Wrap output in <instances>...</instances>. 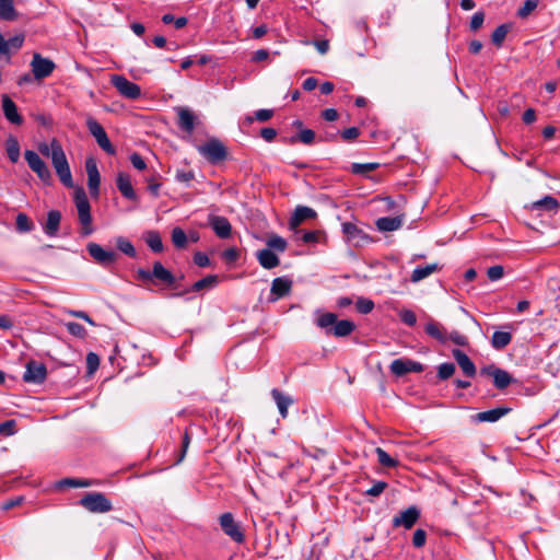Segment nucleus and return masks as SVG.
<instances>
[{
  "label": "nucleus",
  "mask_w": 560,
  "mask_h": 560,
  "mask_svg": "<svg viewBox=\"0 0 560 560\" xmlns=\"http://www.w3.org/2000/svg\"><path fill=\"white\" fill-rule=\"evenodd\" d=\"M37 149L42 155L50 158L51 164L61 184L67 188H72L73 179L71 170L61 143L54 138L49 143L40 142Z\"/></svg>",
  "instance_id": "f257e3e1"
},
{
  "label": "nucleus",
  "mask_w": 560,
  "mask_h": 560,
  "mask_svg": "<svg viewBox=\"0 0 560 560\" xmlns=\"http://www.w3.org/2000/svg\"><path fill=\"white\" fill-rule=\"evenodd\" d=\"M136 279L142 282L143 285H163L165 288H176L175 276L166 269L161 261H155L152 270L139 268L136 271Z\"/></svg>",
  "instance_id": "f03ea898"
},
{
  "label": "nucleus",
  "mask_w": 560,
  "mask_h": 560,
  "mask_svg": "<svg viewBox=\"0 0 560 560\" xmlns=\"http://www.w3.org/2000/svg\"><path fill=\"white\" fill-rule=\"evenodd\" d=\"M315 323L319 328L325 329L327 335H332L335 337H347L357 328L352 320H338L337 315L330 312L319 314Z\"/></svg>",
  "instance_id": "7ed1b4c3"
},
{
  "label": "nucleus",
  "mask_w": 560,
  "mask_h": 560,
  "mask_svg": "<svg viewBox=\"0 0 560 560\" xmlns=\"http://www.w3.org/2000/svg\"><path fill=\"white\" fill-rule=\"evenodd\" d=\"M74 203L78 210V218L81 224V235L89 236L93 233L91 205L83 188L74 191Z\"/></svg>",
  "instance_id": "20e7f679"
},
{
  "label": "nucleus",
  "mask_w": 560,
  "mask_h": 560,
  "mask_svg": "<svg viewBox=\"0 0 560 560\" xmlns=\"http://www.w3.org/2000/svg\"><path fill=\"white\" fill-rule=\"evenodd\" d=\"M198 152L212 165H218L228 159L226 147L215 138L199 145Z\"/></svg>",
  "instance_id": "39448f33"
},
{
  "label": "nucleus",
  "mask_w": 560,
  "mask_h": 560,
  "mask_svg": "<svg viewBox=\"0 0 560 560\" xmlns=\"http://www.w3.org/2000/svg\"><path fill=\"white\" fill-rule=\"evenodd\" d=\"M79 504L91 513H106L113 510L110 500L102 492L85 493Z\"/></svg>",
  "instance_id": "423d86ee"
},
{
  "label": "nucleus",
  "mask_w": 560,
  "mask_h": 560,
  "mask_svg": "<svg viewBox=\"0 0 560 560\" xmlns=\"http://www.w3.org/2000/svg\"><path fill=\"white\" fill-rule=\"evenodd\" d=\"M479 373L481 376L492 377L493 385L499 390H503L516 382V380L508 371L497 366L495 364L482 366Z\"/></svg>",
  "instance_id": "0eeeda50"
},
{
  "label": "nucleus",
  "mask_w": 560,
  "mask_h": 560,
  "mask_svg": "<svg viewBox=\"0 0 560 560\" xmlns=\"http://www.w3.org/2000/svg\"><path fill=\"white\" fill-rule=\"evenodd\" d=\"M24 159L28 167L37 175L44 184H50L52 176L46 162L33 150L24 152Z\"/></svg>",
  "instance_id": "6e6552de"
},
{
  "label": "nucleus",
  "mask_w": 560,
  "mask_h": 560,
  "mask_svg": "<svg viewBox=\"0 0 560 560\" xmlns=\"http://www.w3.org/2000/svg\"><path fill=\"white\" fill-rule=\"evenodd\" d=\"M86 127L90 133L95 138V141L97 142L101 149H103L106 153L110 155H114L116 153V149L108 139L105 129L96 119L89 116L86 118Z\"/></svg>",
  "instance_id": "1a4fd4ad"
},
{
  "label": "nucleus",
  "mask_w": 560,
  "mask_h": 560,
  "mask_svg": "<svg viewBox=\"0 0 560 560\" xmlns=\"http://www.w3.org/2000/svg\"><path fill=\"white\" fill-rule=\"evenodd\" d=\"M219 523L223 533L229 536L235 542H243L245 535L241 528L238 522L235 521L232 513L226 512L220 515Z\"/></svg>",
  "instance_id": "9d476101"
},
{
  "label": "nucleus",
  "mask_w": 560,
  "mask_h": 560,
  "mask_svg": "<svg viewBox=\"0 0 560 560\" xmlns=\"http://www.w3.org/2000/svg\"><path fill=\"white\" fill-rule=\"evenodd\" d=\"M342 233L346 241L354 247H361L372 242V237L352 222L342 223Z\"/></svg>",
  "instance_id": "9b49d317"
},
{
  "label": "nucleus",
  "mask_w": 560,
  "mask_h": 560,
  "mask_svg": "<svg viewBox=\"0 0 560 560\" xmlns=\"http://www.w3.org/2000/svg\"><path fill=\"white\" fill-rule=\"evenodd\" d=\"M31 68L34 79L40 81L48 78L54 72L56 65L51 59L35 52L31 61Z\"/></svg>",
  "instance_id": "f8f14e48"
},
{
  "label": "nucleus",
  "mask_w": 560,
  "mask_h": 560,
  "mask_svg": "<svg viewBox=\"0 0 560 560\" xmlns=\"http://www.w3.org/2000/svg\"><path fill=\"white\" fill-rule=\"evenodd\" d=\"M47 377V368L44 363L31 360L26 364L25 372L23 374V381L25 383L42 384Z\"/></svg>",
  "instance_id": "ddd939ff"
},
{
  "label": "nucleus",
  "mask_w": 560,
  "mask_h": 560,
  "mask_svg": "<svg viewBox=\"0 0 560 560\" xmlns=\"http://www.w3.org/2000/svg\"><path fill=\"white\" fill-rule=\"evenodd\" d=\"M90 256L100 265L107 267L116 262L118 255L114 250H106L96 243H89L86 246Z\"/></svg>",
  "instance_id": "4468645a"
},
{
  "label": "nucleus",
  "mask_w": 560,
  "mask_h": 560,
  "mask_svg": "<svg viewBox=\"0 0 560 560\" xmlns=\"http://www.w3.org/2000/svg\"><path fill=\"white\" fill-rule=\"evenodd\" d=\"M390 372L400 377L408 373H421L424 368L420 362L411 359H396L389 365Z\"/></svg>",
  "instance_id": "2eb2a0df"
},
{
  "label": "nucleus",
  "mask_w": 560,
  "mask_h": 560,
  "mask_svg": "<svg viewBox=\"0 0 560 560\" xmlns=\"http://www.w3.org/2000/svg\"><path fill=\"white\" fill-rule=\"evenodd\" d=\"M112 83L122 96L129 100H137L141 95L140 86L122 75H114Z\"/></svg>",
  "instance_id": "dca6fc26"
},
{
  "label": "nucleus",
  "mask_w": 560,
  "mask_h": 560,
  "mask_svg": "<svg viewBox=\"0 0 560 560\" xmlns=\"http://www.w3.org/2000/svg\"><path fill=\"white\" fill-rule=\"evenodd\" d=\"M419 518L420 511L417 506L412 505L394 516L393 527H404L406 529H410L418 522Z\"/></svg>",
  "instance_id": "f3484780"
},
{
  "label": "nucleus",
  "mask_w": 560,
  "mask_h": 560,
  "mask_svg": "<svg viewBox=\"0 0 560 560\" xmlns=\"http://www.w3.org/2000/svg\"><path fill=\"white\" fill-rule=\"evenodd\" d=\"M85 170L88 173V187L90 194L92 197H98L101 176L96 162L93 159H88L85 162Z\"/></svg>",
  "instance_id": "a211bd4d"
},
{
  "label": "nucleus",
  "mask_w": 560,
  "mask_h": 560,
  "mask_svg": "<svg viewBox=\"0 0 560 560\" xmlns=\"http://www.w3.org/2000/svg\"><path fill=\"white\" fill-rule=\"evenodd\" d=\"M512 411L510 407H498L491 410L478 412L471 417V420L476 423L480 422H497L502 417L509 415Z\"/></svg>",
  "instance_id": "6ab92c4d"
},
{
  "label": "nucleus",
  "mask_w": 560,
  "mask_h": 560,
  "mask_svg": "<svg viewBox=\"0 0 560 560\" xmlns=\"http://www.w3.org/2000/svg\"><path fill=\"white\" fill-rule=\"evenodd\" d=\"M175 110L178 116L177 126L179 129L187 133H191L195 129V114L187 107H176Z\"/></svg>",
  "instance_id": "aec40b11"
},
{
  "label": "nucleus",
  "mask_w": 560,
  "mask_h": 560,
  "mask_svg": "<svg viewBox=\"0 0 560 560\" xmlns=\"http://www.w3.org/2000/svg\"><path fill=\"white\" fill-rule=\"evenodd\" d=\"M452 355L456 360L457 364L462 369L463 373L468 377H474L477 373L475 363L470 358L459 349H453Z\"/></svg>",
  "instance_id": "412c9836"
},
{
  "label": "nucleus",
  "mask_w": 560,
  "mask_h": 560,
  "mask_svg": "<svg viewBox=\"0 0 560 560\" xmlns=\"http://www.w3.org/2000/svg\"><path fill=\"white\" fill-rule=\"evenodd\" d=\"M317 213L314 209L306 206H298L290 218L289 224L291 229L298 228L304 221L315 219Z\"/></svg>",
  "instance_id": "4be33fe9"
},
{
  "label": "nucleus",
  "mask_w": 560,
  "mask_h": 560,
  "mask_svg": "<svg viewBox=\"0 0 560 560\" xmlns=\"http://www.w3.org/2000/svg\"><path fill=\"white\" fill-rule=\"evenodd\" d=\"M209 223L220 238L231 236L232 225L225 217L212 215L209 218Z\"/></svg>",
  "instance_id": "5701e85b"
},
{
  "label": "nucleus",
  "mask_w": 560,
  "mask_h": 560,
  "mask_svg": "<svg viewBox=\"0 0 560 560\" xmlns=\"http://www.w3.org/2000/svg\"><path fill=\"white\" fill-rule=\"evenodd\" d=\"M2 109L4 117L14 125H22L23 117L19 114L16 104L8 96H2Z\"/></svg>",
  "instance_id": "b1692460"
},
{
  "label": "nucleus",
  "mask_w": 560,
  "mask_h": 560,
  "mask_svg": "<svg viewBox=\"0 0 560 560\" xmlns=\"http://www.w3.org/2000/svg\"><path fill=\"white\" fill-rule=\"evenodd\" d=\"M219 283V277L217 275H209L198 281H196L189 289L185 290L184 292L175 293V296H182L184 293L187 292H200L202 290H209L217 287Z\"/></svg>",
  "instance_id": "393cba45"
},
{
  "label": "nucleus",
  "mask_w": 560,
  "mask_h": 560,
  "mask_svg": "<svg viewBox=\"0 0 560 560\" xmlns=\"http://www.w3.org/2000/svg\"><path fill=\"white\" fill-rule=\"evenodd\" d=\"M116 185L120 194L128 200H137V194L131 185L130 176L126 173H119Z\"/></svg>",
  "instance_id": "a878e982"
},
{
  "label": "nucleus",
  "mask_w": 560,
  "mask_h": 560,
  "mask_svg": "<svg viewBox=\"0 0 560 560\" xmlns=\"http://www.w3.org/2000/svg\"><path fill=\"white\" fill-rule=\"evenodd\" d=\"M292 281L285 277H278L272 280L270 293L275 299L287 296L291 292Z\"/></svg>",
  "instance_id": "bb28decb"
},
{
  "label": "nucleus",
  "mask_w": 560,
  "mask_h": 560,
  "mask_svg": "<svg viewBox=\"0 0 560 560\" xmlns=\"http://www.w3.org/2000/svg\"><path fill=\"white\" fill-rule=\"evenodd\" d=\"M530 209L557 213L560 209V203L555 197L548 195L540 200L534 201L530 205Z\"/></svg>",
  "instance_id": "cd10ccee"
},
{
  "label": "nucleus",
  "mask_w": 560,
  "mask_h": 560,
  "mask_svg": "<svg viewBox=\"0 0 560 560\" xmlns=\"http://www.w3.org/2000/svg\"><path fill=\"white\" fill-rule=\"evenodd\" d=\"M402 223V217H383L376 220L375 225L381 232H392L398 230Z\"/></svg>",
  "instance_id": "c85d7f7f"
},
{
  "label": "nucleus",
  "mask_w": 560,
  "mask_h": 560,
  "mask_svg": "<svg viewBox=\"0 0 560 560\" xmlns=\"http://www.w3.org/2000/svg\"><path fill=\"white\" fill-rule=\"evenodd\" d=\"M256 257L260 266L265 269L276 268L280 264L278 256L269 248L258 250Z\"/></svg>",
  "instance_id": "c756f323"
},
{
  "label": "nucleus",
  "mask_w": 560,
  "mask_h": 560,
  "mask_svg": "<svg viewBox=\"0 0 560 560\" xmlns=\"http://www.w3.org/2000/svg\"><path fill=\"white\" fill-rule=\"evenodd\" d=\"M271 396L273 400L277 404V407L279 409V412L282 418H287L288 416V408L293 404V399L291 396L285 395L281 390L273 388L271 390Z\"/></svg>",
  "instance_id": "7c9ffc66"
},
{
  "label": "nucleus",
  "mask_w": 560,
  "mask_h": 560,
  "mask_svg": "<svg viewBox=\"0 0 560 560\" xmlns=\"http://www.w3.org/2000/svg\"><path fill=\"white\" fill-rule=\"evenodd\" d=\"M61 213L58 210H50L47 213V220L44 225V231L48 236H56L59 230Z\"/></svg>",
  "instance_id": "2f4dec72"
},
{
  "label": "nucleus",
  "mask_w": 560,
  "mask_h": 560,
  "mask_svg": "<svg viewBox=\"0 0 560 560\" xmlns=\"http://www.w3.org/2000/svg\"><path fill=\"white\" fill-rule=\"evenodd\" d=\"M316 135L312 129H301L295 135L291 136L289 139L285 140L289 144H295L298 142H301L306 145H311L315 142Z\"/></svg>",
  "instance_id": "473e14b6"
},
{
  "label": "nucleus",
  "mask_w": 560,
  "mask_h": 560,
  "mask_svg": "<svg viewBox=\"0 0 560 560\" xmlns=\"http://www.w3.org/2000/svg\"><path fill=\"white\" fill-rule=\"evenodd\" d=\"M441 269V266L436 262L434 264H429V265H425V266H418L411 273V277H410V280L412 282H419L423 279H425L427 277H429L430 275H432L433 272H436Z\"/></svg>",
  "instance_id": "72a5a7b5"
},
{
  "label": "nucleus",
  "mask_w": 560,
  "mask_h": 560,
  "mask_svg": "<svg viewBox=\"0 0 560 560\" xmlns=\"http://www.w3.org/2000/svg\"><path fill=\"white\" fill-rule=\"evenodd\" d=\"M425 332L436 339L438 341L444 343L447 340L446 332L443 326L434 320H430L425 326Z\"/></svg>",
  "instance_id": "f704fd0d"
},
{
  "label": "nucleus",
  "mask_w": 560,
  "mask_h": 560,
  "mask_svg": "<svg viewBox=\"0 0 560 560\" xmlns=\"http://www.w3.org/2000/svg\"><path fill=\"white\" fill-rule=\"evenodd\" d=\"M512 341V334L510 331H494L491 337V346L495 350H502Z\"/></svg>",
  "instance_id": "c9c22d12"
},
{
  "label": "nucleus",
  "mask_w": 560,
  "mask_h": 560,
  "mask_svg": "<svg viewBox=\"0 0 560 560\" xmlns=\"http://www.w3.org/2000/svg\"><path fill=\"white\" fill-rule=\"evenodd\" d=\"M5 151L9 160L16 163L20 159V144L15 137L10 136L5 141Z\"/></svg>",
  "instance_id": "e433bc0d"
},
{
  "label": "nucleus",
  "mask_w": 560,
  "mask_h": 560,
  "mask_svg": "<svg viewBox=\"0 0 560 560\" xmlns=\"http://www.w3.org/2000/svg\"><path fill=\"white\" fill-rule=\"evenodd\" d=\"M93 485L92 480L89 479H78V478H65L58 481L57 487L63 489L66 487L71 488H86Z\"/></svg>",
  "instance_id": "4c0bfd02"
},
{
  "label": "nucleus",
  "mask_w": 560,
  "mask_h": 560,
  "mask_svg": "<svg viewBox=\"0 0 560 560\" xmlns=\"http://www.w3.org/2000/svg\"><path fill=\"white\" fill-rule=\"evenodd\" d=\"M145 242L154 253H161L163 250L162 238L158 232L150 231L147 234Z\"/></svg>",
  "instance_id": "58836bf2"
},
{
  "label": "nucleus",
  "mask_w": 560,
  "mask_h": 560,
  "mask_svg": "<svg viewBox=\"0 0 560 560\" xmlns=\"http://www.w3.org/2000/svg\"><path fill=\"white\" fill-rule=\"evenodd\" d=\"M378 463L387 468H395L398 466V460L393 458L387 452H385L381 447H376L375 450Z\"/></svg>",
  "instance_id": "ea45409f"
},
{
  "label": "nucleus",
  "mask_w": 560,
  "mask_h": 560,
  "mask_svg": "<svg viewBox=\"0 0 560 560\" xmlns=\"http://www.w3.org/2000/svg\"><path fill=\"white\" fill-rule=\"evenodd\" d=\"M0 18L7 21L15 19V10L12 0H0Z\"/></svg>",
  "instance_id": "a19ab883"
},
{
  "label": "nucleus",
  "mask_w": 560,
  "mask_h": 560,
  "mask_svg": "<svg viewBox=\"0 0 560 560\" xmlns=\"http://www.w3.org/2000/svg\"><path fill=\"white\" fill-rule=\"evenodd\" d=\"M509 32V25H499L491 35V40L497 47H501Z\"/></svg>",
  "instance_id": "79ce46f5"
},
{
  "label": "nucleus",
  "mask_w": 560,
  "mask_h": 560,
  "mask_svg": "<svg viewBox=\"0 0 560 560\" xmlns=\"http://www.w3.org/2000/svg\"><path fill=\"white\" fill-rule=\"evenodd\" d=\"M172 242L177 248H185L187 245V235L180 228H174L172 231Z\"/></svg>",
  "instance_id": "37998d69"
},
{
  "label": "nucleus",
  "mask_w": 560,
  "mask_h": 560,
  "mask_svg": "<svg viewBox=\"0 0 560 560\" xmlns=\"http://www.w3.org/2000/svg\"><path fill=\"white\" fill-rule=\"evenodd\" d=\"M273 116V110L272 109H258L254 113V117L252 116H246L245 117V121L247 124H252L255 119L260 121V122H265V121H268L269 119H271Z\"/></svg>",
  "instance_id": "c03bdc74"
},
{
  "label": "nucleus",
  "mask_w": 560,
  "mask_h": 560,
  "mask_svg": "<svg viewBox=\"0 0 560 560\" xmlns=\"http://www.w3.org/2000/svg\"><path fill=\"white\" fill-rule=\"evenodd\" d=\"M15 224H16V229L18 231L20 232H30L33 230L34 228V224L33 222L30 220V218L21 212L16 215V219H15Z\"/></svg>",
  "instance_id": "a18cd8bd"
},
{
  "label": "nucleus",
  "mask_w": 560,
  "mask_h": 560,
  "mask_svg": "<svg viewBox=\"0 0 560 560\" xmlns=\"http://www.w3.org/2000/svg\"><path fill=\"white\" fill-rule=\"evenodd\" d=\"M117 248L129 257H136L135 246L125 237H118L116 240Z\"/></svg>",
  "instance_id": "49530a36"
},
{
  "label": "nucleus",
  "mask_w": 560,
  "mask_h": 560,
  "mask_svg": "<svg viewBox=\"0 0 560 560\" xmlns=\"http://www.w3.org/2000/svg\"><path fill=\"white\" fill-rule=\"evenodd\" d=\"M455 373L454 363L446 362L438 366V378L440 381L448 380Z\"/></svg>",
  "instance_id": "de8ad7c7"
},
{
  "label": "nucleus",
  "mask_w": 560,
  "mask_h": 560,
  "mask_svg": "<svg viewBox=\"0 0 560 560\" xmlns=\"http://www.w3.org/2000/svg\"><path fill=\"white\" fill-rule=\"evenodd\" d=\"M538 0H526L524 4L517 10V16L520 19H526L530 13L538 7Z\"/></svg>",
  "instance_id": "09e8293b"
},
{
  "label": "nucleus",
  "mask_w": 560,
  "mask_h": 560,
  "mask_svg": "<svg viewBox=\"0 0 560 560\" xmlns=\"http://www.w3.org/2000/svg\"><path fill=\"white\" fill-rule=\"evenodd\" d=\"M378 167L377 163H353L351 165V172L357 175H365L372 171H375Z\"/></svg>",
  "instance_id": "8fccbe9b"
},
{
  "label": "nucleus",
  "mask_w": 560,
  "mask_h": 560,
  "mask_svg": "<svg viewBox=\"0 0 560 560\" xmlns=\"http://www.w3.org/2000/svg\"><path fill=\"white\" fill-rule=\"evenodd\" d=\"M267 245L270 248L272 249H276L278 252H284L287 249V241L279 236V235H271L268 241H267Z\"/></svg>",
  "instance_id": "3c124183"
},
{
  "label": "nucleus",
  "mask_w": 560,
  "mask_h": 560,
  "mask_svg": "<svg viewBox=\"0 0 560 560\" xmlns=\"http://www.w3.org/2000/svg\"><path fill=\"white\" fill-rule=\"evenodd\" d=\"M162 22L164 24L174 23L175 28L179 30L187 25L188 20L185 16L175 18L173 14L166 13L162 16Z\"/></svg>",
  "instance_id": "603ef678"
},
{
  "label": "nucleus",
  "mask_w": 560,
  "mask_h": 560,
  "mask_svg": "<svg viewBox=\"0 0 560 560\" xmlns=\"http://www.w3.org/2000/svg\"><path fill=\"white\" fill-rule=\"evenodd\" d=\"M66 328H67L68 332L74 337L84 338L86 336L85 328L79 323L69 322L66 324Z\"/></svg>",
  "instance_id": "864d4df0"
},
{
  "label": "nucleus",
  "mask_w": 560,
  "mask_h": 560,
  "mask_svg": "<svg viewBox=\"0 0 560 560\" xmlns=\"http://www.w3.org/2000/svg\"><path fill=\"white\" fill-rule=\"evenodd\" d=\"M357 310L361 314H369L374 308V302L370 299L360 298L357 301Z\"/></svg>",
  "instance_id": "5fc2aeb1"
},
{
  "label": "nucleus",
  "mask_w": 560,
  "mask_h": 560,
  "mask_svg": "<svg viewBox=\"0 0 560 560\" xmlns=\"http://www.w3.org/2000/svg\"><path fill=\"white\" fill-rule=\"evenodd\" d=\"M16 432V421L13 419L0 423V435L10 436Z\"/></svg>",
  "instance_id": "6e6d98bb"
},
{
  "label": "nucleus",
  "mask_w": 560,
  "mask_h": 560,
  "mask_svg": "<svg viewBox=\"0 0 560 560\" xmlns=\"http://www.w3.org/2000/svg\"><path fill=\"white\" fill-rule=\"evenodd\" d=\"M100 366V358L94 352H89L86 355V370L88 374H93Z\"/></svg>",
  "instance_id": "4d7b16f0"
},
{
  "label": "nucleus",
  "mask_w": 560,
  "mask_h": 560,
  "mask_svg": "<svg viewBox=\"0 0 560 560\" xmlns=\"http://www.w3.org/2000/svg\"><path fill=\"white\" fill-rule=\"evenodd\" d=\"M24 39H25L24 35L19 34V35H15V36L9 38L8 40H5V47H7L5 55L10 54V48H14L15 50L20 49L23 46Z\"/></svg>",
  "instance_id": "13d9d810"
},
{
  "label": "nucleus",
  "mask_w": 560,
  "mask_h": 560,
  "mask_svg": "<svg viewBox=\"0 0 560 560\" xmlns=\"http://www.w3.org/2000/svg\"><path fill=\"white\" fill-rule=\"evenodd\" d=\"M189 444H190V435H189V432L186 430L183 435L182 448H180L179 455L175 462V465H178L184 460L187 450L189 447Z\"/></svg>",
  "instance_id": "bf43d9fd"
},
{
  "label": "nucleus",
  "mask_w": 560,
  "mask_h": 560,
  "mask_svg": "<svg viewBox=\"0 0 560 560\" xmlns=\"http://www.w3.org/2000/svg\"><path fill=\"white\" fill-rule=\"evenodd\" d=\"M189 444H190V435H189V432L186 430L183 435L182 448H180L179 455L175 462V465H178L184 460L187 450L189 447Z\"/></svg>",
  "instance_id": "052dcab7"
},
{
  "label": "nucleus",
  "mask_w": 560,
  "mask_h": 560,
  "mask_svg": "<svg viewBox=\"0 0 560 560\" xmlns=\"http://www.w3.org/2000/svg\"><path fill=\"white\" fill-rule=\"evenodd\" d=\"M387 486L388 485L385 481H381V480L376 481L370 489H368L364 492V494L370 495V497H378L384 492V490L387 488Z\"/></svg>",
  "instance_id": "680f3d73"
},
{
  "label": "nucleus",
  "mask_w": 560,
  "mask_h": 560,
  "mask_svg": "<svg viewBox=\"0 0 560 560\" xmlns=\"http://www.w3.org/2000/svg\"><path fill=\"white\" fill-rule=\"evenodd\" d=\"M360 133H361V131L359 128L350 127V128L343 129L340 132V137L343 141L351 142V141L355 140L360 136Z\"/></svg>",
  "instance_id": "e2e57ef3"
},
{
  "label": "nucleus",
  "mask_w": 560,
  "mask_h": 560,
  "mask_svg": "<svg viewBox=\"0 0 560 560\" xmlns=\"http://www.w3.org/2000/svg\"><path fill=\"white\" fill-rule=\"evenodd\" d=\"M400 320L409 327H412L417 323L416 314L411 310H402L399 313Z\"/></svg>",
  "instance_id": "0e129e2a"
},
{
  "label": "nucleus",
  "mask_w": 560,
  "mask_h": 560,
  "mask_svg": "<svg viewBox=\"0 0 560 560\" xmlns=\"http://www.w3.org/2000/svg\"><path fill=\"white\" fill-rule=\"evenodd\" d=\"M427 541V532L424 529L418 528L413 533L412 536V545L416 548H422Z\"/></svg>",
  "instance_id": "69168bd1"
},
{
  "label": "nucleus",
  "mask_w": 560,
  "mask_h": 560,
  "mask_svg": "<svg viewBox=\"0 0 560 560\" xmlns=\"http://www.w3.org/2000/svg\"><path fill=\"white\" fill-rule=\"evenodd\" d=\"M195 172L189 170H177L175 174V179L179 183H189L195 179Z\"/></svg>",
  "instance_id": "338daca9"
},
{
  "label": "nucleus",
  "mask_w": 560,
  "mask_h": 560,
  "mask_svg": "<svg viewBox=\"0 0 560 560\" xmlns=\"http://www.w3.org/2000/svg\"><path fill=\"white\" fill-rule=\"evenodd\" d=\"M504 275V268L501 265H495L489 267L487 270V276L491 281H497L501 279Z\"/></svg>",
  "instance_id": "774afa93"
}]
</instances>
